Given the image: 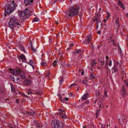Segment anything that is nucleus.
<instances>
[{
	"label": "nucleus",
	"instance_id": "f257e3e1",
	"mask_svg": "<svg viewBox=\"0 0 128 128\" xmlns=\"http://www.w3.org/2000/svg\"><path fill=\"white\" fill-rule=\"evenodd\" d=\"M18 20L16 16L14 15L11 16L10 18V20L8 22V26L12 28V30H14L13 28L14 27L19 28L22 27L21 25L18 22H17Z\"/></svg>",
	"mask_w": 128,
	"mask_h": 128
},
{
	"label": "nucleus",
	"instance_id": "f03ea898",
	"mask_svg": "<svg viewBox=\"0 0 128 128\" xmlns=\"http://www.w3.org/2000/svg\"><path fill=\"white\" fill-rule=\"evenodd\" d=\"M14 2L11 0L8 2L5 6V11L6 14L10 15L15 9Z\"/></svg>",
	"mask_w": 128,
	"mask_h": 128
},
{
	"label": "nucleus",
	"instance_id": "7ed1b4c3",
	"mask_svg": "<svg viewBox=\"0 0 128 128\" xmlns=\"http://www.w3.org/2000/svg\"><path fill=\"white\" fill-rule=\"evenodd\" d=\"M31 12V11L27 8H26L25 10L20 12L19 16L20 18L24 20L28 18L29 17L32 16Z\"/></svg>",
	"mask_w": 128,
	"mask_h": 128
},
{
	"label": "nucleus",
	"instance_id": "20e7f679",
	"mask_svg": "<svg viewBox=\"0 0 128 128\" xmlns=\"http://www.w3.org/2000/svg\"><path fill=\"white\" fill-rule=\"evenodd\" d=\"M51 126L53 128H62V122L59 120H53L52 122Z\"/></svg>",
	"mask_w": 128,
	"mask_h": 128
},
{
	"label": "nucleus",
	"instance_id": "39448f33",
	"mask_svg": "<svg viewBox=\"0 0 128 128\" xmlns=\"http://www.w3.org/2000/svg\"><path fill=\"white\" fill-rule=\"evenodd\" d=\"M16 74H19L22 79H24L26 78V76L21 69L18 67H16Z\"/></svg>",
	"mask_w": 128,
	"mask_h": 128
},
{
	"label": "nucleus",
	"instance_id": "423d86ee",
	"mask_svg": "<svg viewBox=\"0 0 128 128\" xmlns=\"http://www.w3.org/2000/svg\"><path fill=\"white\" fill-rule=\"evenodd\" d=\"M79 9L80 7L78 6H72V16L78 14Z\"/></svg>",
	"mask_w": 128,
	"mask_h": 128
},
{
	"label": "nucleus",
	"instance_id": "0eeeda50",
	"mask_svg": "<svg viewBox=\"0 0 128 128\" xmlns=\"http://www.w3.org/2000/svg\"><path fill=\"white\" fill-rule=\"evenodd\" d=\"M59 61L62 62V64L60 65V67L61 70L62 72V71H64L66 69V67L64 64V62L63 61H62L61 60H60Z\"/></svg>",
	"mask_w": 128,
	"mask_h": 128
},
{
	"label": "nucleus",
	"instance_id": "6e6552de",
	"mask_svg": "<svg viewBox=\"0 0 128 128\" xmlns=\"http://www.w3.org/2000/svg\"><path fill=\"white\" fill-rule=\"evenodd\" d=\"M71 8L68 11V12L67 13V18L69 19H71L72 17V7H70Z\"/></svg>",
	"mask_w": 128,
	"mask_h": 128
},
{
	"label": "nucleus",
	"instance_id": "1a4fd4ad",
	"mask_svg": "<svg viewBox=\"0 0 128 128\" xmlns=\"http://www.w3.org/2000/svg\"><path fill=\"white\" fill-rule=\"evenodd\" d=\"M24 84L26 86H28L31 84V81L28 79H26L24 81Z\"/></svg>",
	"mask_w": 128,
	"mask_h": 128
},
{
	"label": "nucleus",
	"instance_id": "9d476101",
	"mask_svg": "<svg viewBox=\"0 0 128 128\" xmlns=\"http://www.w3.org/2000/svg\"><path fill=\"white\" fill-rule=\"evenodd\" d=\"M96 26L97 28H101L102 26V24L100 20L98 19H96Z\"/></svg>",
	"mask_w": 128,
	"mask_h": 128
},
{
	"label": "nucleus",
	"instance_id": "9b49d317",
	"mask_svg": "<svg viewBox=\"0 0 128 128\" xmlns=\"http://www.w3.org/2000/svg\"><path fill=\"white\" fill-rule=\"evenodd\" d=\"M34 0H24V3L26 6L32 4Z\"/></svg>",
	"mask_w": 128,
	"mask_h": 128
},
{
	"label": "nucleus",
	"instance_id": "f8f14e48",
	"mask_svg": "<svg viewBox=\"0 0 128 128\" xmlns=\"http://www.w3.org/2000/svg\"><path fill=\"white\" fill-rule=\"evenodd\" d=\"M36 113V112L35 111H34L33 110H30V112H26V113H25V114H27L29 116H34V114H35Z\"/></svg>",
	"mask_w": 128,
	"mask_h": 128
},
{
	"label": "nucleus",
	"instance_id": "ddd939ff",
	"mask_svg": "<svg viewBox=\"0 0 128 128\" xmlns=\"http://www.w3.org/2000/svg\"><path fill=\"white\" fill-rule=\"evenodd\" d=\"M92 40L91 38L90 37H88L86 39L84 40V42L85 44H88L90 43Z\"/></svg>",
	"mask_w": 128,
	"mask_h": 128
},
{
	"label": "nucleus",
	"instance_id": "4468645a",
	"mask_svg": "<svg viewBox=\"0 0 128 128\" xmlns=\"http://www.w3.org/2000/svg\"><path fill=\"white\" fill-rule=\"evenodd\" d=\"M89 94L86 93L82 97L81 99L82 100H84L88 98Z\"/></svg>",
	"mask_w": 128,
	"mask_h": 128
},
{
	"label": "nucleus",
	"instance_id": "2eb2a0df",
	"mask_svg": "<svg viewBox=\"0 0 128 128\" xmlns=\"http://www.w3.org/2000/svg\"><path fill=\"white\" fill-rule=\"evenodd\" d=\"M18 59L19 60H24V61H26V59L25 57V56L23 54H21L20 56V57L18 58ZM22 62H23V61H22Z\"/></svg>",
	"mask_w": 128,
	"mask_h": 128
},
{
	"label": "nucleus",
	"instance_id": "dca6fc26",
	"mask_svg": "<svg viewBox=\"0 0 128 128\" xmlns=\"http://www.w3.org/2000/svg\"><path fill=\"white\" fill-rule=\"evenodd\" d=\"M125 120V117L122 116L120 119H119V121L120 124H122L123 123H124Z\"/></svg>",
	"mask_w": 128,
	"mask_h": 128
},
{
	"label": "nucleus",
	"instance_id": "f3484780",
	"mask_svg": "<svg viewBox=\"0 0 128 128\" xmlns=\"http://www.w3.org/2000/svg\"><path fill=\"white\" fill-rule=\"evenodd\" d=\"M18 46L20 48V50L24 52H26L25 50L22 45L21 44H19L18 45Z\"/></svg>",
	"mask_w": 128,
	"mask_h": 128
},
{
	"label": "nucleus",
	"instance_id": "a211bd4d",
	"mask_svg": "<svg viewBox=\"0 0 128 128\" xmlns=\"http://www.w3.org/2000/svg\"><path fill=\"white\" fill-rule=\"evenodd\" d=\"M99 61L101 65H103L104 64V60L103 58L100 57L98 58Z\"/></svg>",
	"mask_w": 128,
	"mask_h": 128
},
{
	"label": "nucleus",
	"instance_id": "6ab92c4d",
	"mask_svg": "<svg viewBox=\"0 0 128 128\" xmlns=\"http://www.w3.org/2000/svg\"><path fill=\"white\" fill-rule=\"evenodd\" d=\"M60 101L64 103L65 101H67L68 100V99L66 98H64L63 99H62L60 96Z\"/></svg>",
	"mask_w": 128,
	"mask_h": 128
},
{
	"label": "nucleus",
	"instance_id": "aec40b11",
	"mask_svg": "<svg viewBox=\"0 0 128 128\" xmlns=\"http://www.w3.org/2000/svg\"><path fill=\"white\" fill-rule=\"evenodd\" d=\"M119 21V19L118 18H116L115 21V23L116 24V26L117 27V28H118L119 26V25L118 23V21Z\"/></svg>",
	"mask_w": 128,
	"mask_h": 128
},
{
	"label": "nucleus",
	"instance_id": "412c9836",
	"mask_svg": "<svg viewBox=\"0 0 128 128\" xmlns=\"http://www.w3.org/2000/svg\"><path fill=\"white\" fill-rule=\"evenodd\" d=\"M30 46L31 47V49L34 52H35L36 51V49L34 48L32 46V42L31 41H30Z\"/></svg>",
	"mask_w": 128,
	"mask_h": 128
},
{
	"label": "nucleus",
	"instance_id": "4be33fe9",
	"mask_svg": "<svg viewBox=\"0 0 128 128\" xmlns=\"http://www.w3.org/2000/svg\"><path fill=\"white\" fill-rule=\"evenodd\" d=\"M118 4L122 8L124 9V5L121 1L119 0H118Z\"/></svg>",
	"mask_w": 128,
	"mask_h": 128
},
{
	"label": "nucleus",
	"instance_id": "5701e85b",
	"mask_svg": "<svg viewBox=\"0 0 128 128\" xmlns=\"http://www.w3.org/2000/svg\"><path fill=\"white\" fill-rule=\"evenodd\" d=\"M96 60H93L92 61V62L91 64V67H94V66L96 65Z\"/></svg>",
	"mask_w": 128,
	"mask_h": 128
},
{
	"label": "nucleus",
	"instance_id": "b1692460",
	"mask_svg": "<svg viewBox=\"0 0 128 128\" xmlns=\"http://www.w3.org/2000/svg\"><path fill=\"white\" fill-rule=\"evenodd\" d=\"M34 123L36 124V126L38 127V128H42L43 126H42L41 125H40V124H38L37 122L36 121H34Z\"/></svg>",
	"mask_w": 128,
	"mask_h": 128
},
{
	"label": "nucleus",
	"instance_id": "393cba45",
	"mask_svg": "<svg viewBox=\"0 0 128 128\" xmlns=\"http://www.w3.org/2000/svg\"><path fill=\"white\" fill-rule=\"evenodd\" d=\"M8 72L12 74H13V75H14V70L13 69H12V68H10L9 69Z\"/></svg>",
	"mask_w": 128,
	"mask_h": 128
},
{
	"label": "nucleus",
	"instance_id": "a878e982",
	"mask_svg": "<svg viewBox=\"0 0 128 128\" xmlns=\"http://www.w3.org/2000/svg\"><path fill=\"white\" fill-rule=\"evenodd\" d=\"M58 114L60 115V116H62L63 115H64L65 114V112H64V110H63L62 112H61L59 113H57Z\"/></svg>",
	"mask_w": 128,
	"mask_h": 128
},
{
	"label": "nucleus",
	"instance_id": "bb28decb",
	"mask_svg": "<svg viewBox=\"0 0 128 128\" xmlns=\"http://www.w3.org/2000/svg\"><path fill=\"white\" fill-rule=\"evenodd\" d=\"M122 94H124L125 93V94H127L126 90L123 87H122Z\"/></svg>",
	"mask_w": 128,
	"mask_h": 128
},
{
	"label": "nucleus",
	"instance_id": "cd10ccee",
	"mask_svg": "<svg viewBox=\"0 0 128 128\" xmlns=\"http://www.w3.org/2000/svg\"><path fill=\"white\" fill-rule=\"evenodd\" d=\"M112 69L113 70V72H115L117 71V68L116 66H114Z\"/></svg>",
	"mask_w": 128,
	"mask_h": 128
},
{
	"label": "nucleus",
	"instance_id": "c85d7f7f",
	"mask_svg": "<svg viewBox=\"0 0 128 128\" xmlns=\"http://www.w3.org/2000/svg\"><path fill=\"white\" fill-rule=\"evenodd\" d=\"M28 94H34V92H32V90L31 89H30L28 90Z\"/></svg>",
	"mask_w": 128,
	"mask_h": 128
},
{
	"label": "nucleus",
	"instance_id": "c756f323",
	"mask_svg": "<svg viewBox=\"0 0 128 128\" xmlns=\"http://www.w3.org/2000/svg\"><path fill=\"white\" fill-rule=\"evenodd\" d=\"M40 20L38 18H36L35 19L33 20L32 21V22H38L39 20Z\"/></svg>",
	"mask_w": 128,
	"mask_h": 128
},
{
	"label": "nucleus",
	"instance_id": "7c9ffc66",
	"mask_svg": "<svg viewBox=\"0 0 128 128\" xmlns=\"http://www.w3.org/2000/svg\"><path fill=\"white\" fill-rule=\"evenodd\" d=\"M41 65L43 66H46L47 65V63L46 62H42L40 63Z\"/></svg>",
	"mask_w": 128,
	"mask_h": 128
},
{
	"label": "nucleus",
	"instance_id": "2f4dec72",
	"mask_svg": "<svg viewBox=\"0 0 128 128\" xmlns=\"http://www.w3.org/2000/svg\"><path fill=\"white\" fill-rule=\"evenodd\" d=\"M100 111V109L98 110H96V118H97L98 116V114Z\"/></svg>",
	"mask_w": 128,
	"mask_h": 128
},
{
	"label": "nucleus",
	"instance_id": "473e14b6",
	"mask_svg": "<svg viewBox=\"0 0 128 128\" xmlns=\"http://www.w3.org/2000/svg\"><path fill=\"white\" fill-rule=\"evenodd\" d=\"M10 78L14 82H15V80L14 79V78L13 76L11 75L10 76Z\"/></svg>",
	"mask_w": 128,
	"mask_h": 128
},
{
	"label": "nucleus",
	"instance_id": "72a5a7b5",
	"mask_svg": "<svg viewBox=\"0 0 128 128\" xmlns=\"http://www.w3.org/2000/svg\"><path fill=\"white\" fill-rule=\"evenodd\" d=\"M57 62H56V60H55L52 63V64L54 66H55L57 64Z\"/></svg>",
	"mask_w": 128,
	"mask_h": 128
},
{
	"label": "nucleus",
	"instance_id": "f704fd0d",
	"mask_svg": "<svg viewBox=\"0 0 128 128\" xmlns=\"http://www.w3.org/2000/svg\"><path fill=\"white\" fill-rule=\"evenodd\" d=\"M107 92L106 90H105L104 94V97H107L108 96L107 95Z\"/></svg>",
	"mask_w": 128,
	"mask_h": 128
},
{
	"label": "nucleus",
	"instance_id": "c9c22d12",
	"mask_svg": "<svg viewBox=\"0 0 128 128\" xmlns=\"http://www.w3.org/2000/svg\"><path fill=\"white\" fill-rule=\"evenodd\" d=\"M33 63L34 62H33L32 60H29L28 64L30 65H31V64H33Z\"/></svg>",
	"mask_w": 128,
	"mask_h": 128
},
{
	"label": "nucleus",
	"instance_id": "e433bc0d",
	"mask_svg": "<svg viewBox=\"0 0 128 128\" xmlns=\"http://www.w3.org/2000/svg\"><path fill=\"white\" fill-rule=\"evenodd\" d=\"M72 44H70V46L67 49V51H68L70 49V50H71V48L72 47Z\"/></svg>",
	"mask_w": 128,
	"mask_h": 128
},
{
	"label": "nucleus",
	"instance_id": "4c0bfd02",
	"mask_svg": "<svg viewBox=\"0 0 128 128\" xmlns=\"http://www.w3.org/2000/svg\"><path fill=\"white\" fill-rule=\"evenodd\" d=\"M107 19H108V18L110 17V14L109 12H107Z\"/></svg>",
	"mask_w": 128,
	"mask_h": 128
},
{
	"label": "nucleus",
	"instance_id": "58836bf2",
	"mask_svg": "<svg viewBox=\"0 0 128 128\" xmlns=\"http://www.w3.org/2000/svg\"><path fill=\"white\" fill-rule=\"evenodd\" d=\"M20 79V78H16V80H15V82L16 83H17L18 82V80H19Z\"/></svg>",
	"mask_w": 128,
	"mask_h": 128
},
{
	"label": "nucleus",
	"instance_id": "ea45409f",
	"mask_svg": "<svg viewBox=\"0 0 128 128\" xmlns=\"http://www.w3.org/2000/svg\"><path fill=\"white\" fill-rule=\"evenodd\" d=\"M62 118L63 119H65L66 118V115L64 114L63 116H62Z\"/></svg>",
	"mask_w": 128,
	"mask_h": 128
},
{
	"label": "nucleus",
	"instance_id": "a19ab883",
	"mask_svg": "<svg viewBox=\"0 0 128 128\" xmlns=\"http://www.w3.org/2000/svg\"><path fill=\"white\" fill-rule=\"evenodd\" d=\"M79 51L78 50L74 51L73 52L75 54H78L79 53Z\"/></svg>",
	"mask_w": 128,
	"mask_h": 128
},
{
	"label": "nucleus",
	"instance_id": "79ce46f5",
	"mask_svg": "<svg viewBox=\"0 0 128 128\" xmlns=\"http://www.w3.org/2000/svg\"><path fill=\"white\" fill-rule=\"evenodd\" d=\"M82 83H83L85 84H87V81L86 80H84L82 82Z\"/></svg>",
	"mask_w": 128,
	"mask_h": 128
},
{
	"label": "nucleus",
	"instance_id": "37998d69",
	"mask_svg": "<svg viewBox=\"0 0 128 128\" xmlns=\"http://www.w3.org/2000/svg\"><path fill=\"white\" fill-rule=\"evenodd\" d=\"M112 65V61L110 60V62L108 64V65L110 66Z\"/></svg>",
	"mask_w": 128,
	"mask_h": 128
},
{
	"label": "nucleus",
	"instance_id": "c03bdc74",
	"mask_svg": "<svg viewBox=\"0 0 128 128\" xmlns=\"http://www.w3.org/2000/svg\"><path fill=\"white\" fill-rule=\"evenodd\" d=\"M122 94V98H124V96H126L127 94Z\"/></svg>",
	"mask_w": 128,
	"mask_h": 128
},
{
	"label": "nucleus",
	"instance_id": "a18cd8bd",
	"mask_svg": "<svg viewBox=\"0 0 128 128\" xmlns=\"http://www.w3.org/2000/svg\"><path fill=\"white\" fill-rule=\"evenodd\" d=\"M112 42V45H114V46L115 45V44L114 43V40H112L111 42Z\"/></svg>",
	"mask_w": 128,
	"mask_h": 128
},
{
	"label": "nucleus",
	"instance_id": "49530a36",
	"mask_svg": "<svg viewBox=\"0 0 128 128\" xmlns=\"http://www.w3.org/2000/svg\"><path fill=\"white\" fill-rule=\"evenodd\" d=\"M15 90V88H14L13 87H12V86H11V90L12 91L14 92Z\"/></svg>",
	"mask_w": 128,
	"mask_h": 128
},
{
	"label": "nucleus",
	"instance_id": "de8ad7c7",
	"mask_svg": "<svg viewBox=\"0 0 128 128\" xmlns=\"http://www.w3.org/2000/svg\"><path fill=\"white\" fill-rule=\"evenodd\" d=\"M63 80L62 79L60 80L59 82L60 84H61V83L62 82Z\"/></svg>",
	"mask_w": 128,
	"mask_h": 128
},
{
	"label": "nucleus",
	"instance_id": "09e8293b",
	"mask_svg": "<svg viewBox=\"0 0 128 128\" xmlns=\"http://www.w3.org/2000/svg\"><path fill=\"white\" fill-rule=\"evenodd\" d=\"M118 50L119 52H120V54H121L122 53V50L121 48H120V47H119Z\"/></svg>",
	"mask_w": 128,
	"mask_h": 128
},
{
	"label": "nucleus",
	"instance_id": "8fccbe9b",
	"mask_svg": "<svg viewBox=\"0 0 128 128\" xmlns=\"http://www.w3.org/2000/svg\"><path fill=\"white\" fill-rule=\"evenodd\" d=\"M68 28H70V27L71 28L72 27V26H71V25L69 24H68Z\"/></svg>",
	"mask_w": 128,
	"mask_h": 128
},
{
	"label": "nucleus",
	"instance_id": "3c124183",
	"mask_svg": "<svg viewBox=\"0 0 128 128\" xmlns=\"http://www.w3.org/2000/svg\"><path fill=\"white\" fill-rule=\"evenodd\" d=\"M90 76L92 77V78L93 79H94L95 78V76H94L93 74H91L90 75Z\"/></svg>",
	"mask_w": 128,
	"mask_h": 128
},
{
	"label": "nucleus",
	"instance_id": "603ef678",
	"mask_svg": "<svg viewBox=\"0 0 128 128\" xmlns=\"http://www.w3.org/2000/svg\"><path fill=\"white\" fill-rule=\"evenodd\" d=\"M34 94H40V93L39 92H35V93H34Z\"/></svg>",
	"mask_w": 128,
	"mask_h": 128
},
{
	"label": "nucleus",
	"instance_id": "864d4df0",
	"mask_svg": "<svg viewBox=\"0 0 128 128\" xmlns=\"http://www.w3.org/2000/svg\"><path fill=\"white\" fill-rule=\"evenodd\" d=\"M3 92L2 91L1 88H0V94H2Z\"/></svg>",
	"mask_w": 128,
	"mask_h": 128
},
{
	"label": "nucleus",
	"instance_id": "5fc2aeb1",
	"mask_svg": "<svg viewBox=\"0 0 128 128\" xmlns=\"http://www.w3.org/2000/svg\"><path fill=\"white\" fill-rule=\"evenodd\" d=\"M16 102L17 104H18L19 102V100L18 99H16Z\"/></svg>",
	"mask_w": 128,
	"mask_h": 128
},
{
	"label": "nucleus",
	"instance_id": "6e6d98bb",
	"mask_svg": "<svg viewBox=\"0 0 128 128\" xmlns=\"http://www.w3.org/2000/svg\"><path fill=\"white\" fill-rule=\"evenodd\" d=\"M125 82V84L126 85V86H128V84L127 82H126L125 81H124Z\"/></svg>",
	"mask_w": 128,
	"mask_h": 128
},
{
	"label": "nucleus",
	"instance_id": "4d7b16f0",
	"mask_svg": "<svg viewBox=\"0 0 128 128\" xmlns=\"http://www.w3.org/2000/svg\"><path fill=\"white\" fill-rule=\"evenodd\" d=\"M100 93L99 92H98L96 94V96H98L100 95Z\"/></svg>",
	"mask_w": 128,
	"mask_h": 128
},
{
	"label": "nucleus",
	"instance_id": "13d9d810",
	"mask_svg": "<svg viewBox=\"0 0 128 128\" xmlns=\"http://www.w3.org/2000/svg\"><path fill=\"white\" fill-rule=\"evenodd\" d=\"M64 66H65L66 67V66H68L70 65L69 64H64Z\"/></svg>",
	"mask_w": 128,
	"mask_h": 128
},
{
	"label": "nucleus",
	"instance_id": "bf43d9fd",
	"mask_svg": "<svg viewBox=\"0 0 128 128\" xmlns=\"http://www.w3.org/2000/svg\"><path fill=\"white\" fill-rule=\"evenodd\" d=\"M90 126H91L90 125H89V126H87L86 127V126H85L83 128H87L88 127Z\"/></svg>",
	"mask_w": 128,
	"mask_h": 128
},
{
	"label": "nucleus",
	"instance_id": "052dcab7",
	"mask_svg": "<svg viewBox=\"0 0 128 128\" xmlns=\"http://www.w3.org/2000/svg\"><path fill=\"white\" fill-rule=\"evenodd\" d=\"M76 82H74V84H72V86H75V85H76Z\"/></svg>",
	"mask_w": 128,
	"mask_h": 128
},
{
	"label": "nucleus",
	"instance_id": "680f3d73",
	"mask_svg": "<svg viewBox=\"0 0 128 128\" xmlns=\"http://www.w3.org/2000/svg\"><path fill=\"white\" fill-rule=\"evenodd\" d=\"M58 110L60 111H61V112H62L63 111V110H62V109H59Z\"/></svg>",
	"mask_w": 128,
	"mask_h": 128
},
{
	"label": "nucleus",
	"instance_id": "e2e57ef3",
	"mask_svg": "<svg viewBox=\"0 0 128 128\" xmlns=\"http://www.w3.org/2000/svg\"><path fill=\"white\" fill-rule=\"evenodd\" d=\"M108 59H106V64H108Z\"/></svg>",
	"mask_w": 128,
	"mask_h": 128
},
{
	"label": "nucleus",
	"instance_id": "0e129e2a",
	"mask_svg": "<svg viewBox=\"0 0 128 128\" xmlns=\"http://www.w3.org/2000/svg\"><path fill=\"white\" fill-rule=\"evenodd\" d=\"M81 74L82 75L84 74V72L83 71H82L81 72Z\"/></svg>",
	"mask_w": 128,
	"mask_h": 128
},
{
	"label": "nucleus",
	"instance_id": "69168bd1",
	"mask_svg": "<svg viewBox=\"0 0 128 128\" xmlns=\"http://www.w3.org/2000/svg\"><path fill=\"white\" fill-rule=\"evenodd\" d=\"M97 33L99 34H100L101 32L100 31H98L97 32Z\"/></svg>",
	"mask_w": 128,
	"mask_h": 128
},
{
	"label": "nucleus",
	"instance_id": "338daca9",
	"mask_svg": "<svg viewBox=\"0 0 128 128\" xmlns=\"http://www.w3.org/2000/svg\"><path fill=\"white\" fill-rule=\"evenodd\" d=\"M30 65L32 66V68L33 69H34V66L33 65H32V64H31V65Z\"/></svg>",
	"mask_w": 128,
	"mask_h": 128
},
{
	"label": "nucleus",
	"instance_id": "774afa93",
	"mask_svg": "<svg viewBox=\"0 0 128 128\" xmlns=\"http://www.w3.org/2000/svg\"><path fill=\"white\" fill-rule=\"evenodd\" d=\"M72 87V84H71L68 87L69 88H71Z\"/></svg>",
	"mask_w": 128,
	"mask_h": 128
}]
</instances>
